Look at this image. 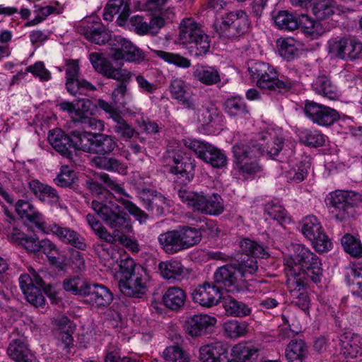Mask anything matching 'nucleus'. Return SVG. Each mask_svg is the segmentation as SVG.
Instances as JSON below:
<instances>
[{
    "label": "nucleus",
    "instance_id": "1",
    "mask_svg": "<svg viewBox=\"0 0 362 362\" xmlns=\"http://www.w3.org/2000/svg\"><path fill=\"white\" fill-rule=\"evenodd\" d=\"M284 141L280 132L269 129L247 142L236 143L232 147L234 164L243 175H254L262 170L258 159L264 153L274 158L282 150Z\"/></svg>",
    "mask_w": 362,
    "mask_h": 362
},
{
    "label": "nucleus",
    "instance_id": "2",
    "mask_svg": "<svg viewBox=\"0 0 362 362\" xmlns=\"http://www.w3.org/2000/svg\"><path fill=\"white\" fill-rule=\"evenodd\" d=\"M294 257L284 259L287 283L294 288L298 284L307 285L309 280L318 283L322 276V262L319 257L308 247L297 244L294 246Z\"/></svg>",
    "mask_w": 362,
    "mask_h": 362
},
{
    "label": "nucleus",
    "instance_id": "3",
    "mask_svg": "<svg viewBox=\"0 0 362 362\" xmlns=\"http://www.w3.org/2000/svg\"><path fill=\"white\" fill-rule=\"evenodd\" d=\"M110 193L92 182V210L98 218L119 234L132 231V220L122 207L108 199Z\"/></svg>",
    "mask_w": 362,
    "mask_h": 362
},
{
    "label": "nucleus",
    "instance_id": "4",
    "mask_svg": "<svg viewBox=\"0 0 362 362\" xmlns=\"http://www.w3.org/2000/svg\"><path fill=\"white\" fill-rule=\"evenodd\" d=\"M257 269V261L252 258L236 259L235 263L218 267L214 274V282L221 291H238L244 282L243 279L247 274H254Z\"/></svg>",
    "mask_w": 362,
    "mask_h": 362
},
{
    "label": "nucleus",
    "instance_id": "5",
    "mask_svg": "<svg viewBox=\"0 0 362 362\" xmlns=\"http://www.w3.org/2000/svg\"><path fill=\"white\" fill-rule=\"evenodd\" d=\"M122 277L118 282L120 291L127 296L141 298L147 291L149 276L146 270L132 258L120 262Z\"/></svg>",
    "mask_w": 362,
    "mask_h": 362
},
{
    "label": "nucleus",
    "instance_id": "6",
    "mask_svg": "<svg viewBox=\"0 0 362 362\" xmlns=\"http://www.w3.org/2000/svg\"><path fill=\"white\" fill-rule=\"evenodd\" d=\"M248 71L253 79H256L257 86L275 93L287 92L296 85V81L285 76H277L274 68L262 62H251L248 65Z\"/></svg>",
    "mask_w": 362,
    "mask_h": 362
},
{
    "label": "nucleus",
    "instance_id": "7",
    "mask_svg": "<svg viewBox=\"0 0 362 362\" xmlns=\"http://www.w3.org/2000/svg\"><path fill=\"white\" fill-rule=\"evenodd\" d=\"M116 146L117 143L111 136L92 132V153L102 155L92 158V163L98 168L125 174L127 167L124 164L115 158L105 156L111 153Z\"/></svg>",
    "mask_w": 362,
    "mask_h": 362
},
{
    "label": "nucleus",
    "instance_id": "8",
    "mask_svg": "<svg viewBox=\"0 0 362 362\" xmlns=\"http://www.w3.org/2000/svg\"><path fill=\"white\" fill-rule=\"evenodd\" d=\"M178 197L193 211L202 214L218 216L224 211L223 200L217 193L207 195L203 192H195L181 188L178 190Z\"/></svg>",
    "mask_w": 362,
    "mask_h": 362
},
{
    "label": "nucleus",
    "instance_id": "9",
    "mask_svg": "<svg viewBox=\"0 0 362 362\" xmlns=\"http://www.w3.org/2000/svg\"><path fill=\"white\" fill-rule=\"evenodd\" d=\"M163 167L170 173L182 179V184H187L194 176V160L183 157L180 150H168L162 157Z\"/></svg>",
    "mask_w": 362,
    "mask_h": 362
},
{
    "label": "nucleus",
    "instance_id": "10",
    "mask_svg": "<svg viewBox=\"0 0 362 362\" xmlns=\"http://www.w3.org/2000/svg\"><path fill=\"white\" fill-rule=\"evenodd\" d=\"M329 213L339 221H345L355 215V203L350 192L337 190L325 198Z\"/></svg>",
    "mask_w": 362,
    "mask_h": 362
},
{
    "label": "nucleus",
    "instance_id": "11",
    "mask_svg": "<svg viewBox=\"0 0 362 362\" xmlns=\"http://www.w3.org/2000/svg\"><path fill=\"white\" fill-rule=\"evenodd\" d=\"M30 274H23L19 277V285L26 300L36 308H43L45 305V297L40 290L44 282L40 274L33 268L29 269Z\"/></svg>",
    "mask_w": 362,
    "mask_h": 362
},
{
    "label": "nucleus",
    "instance_id": "12",
    "mask_svg": "<svg viewBox=\"0 0 362 362\" xmlns=\"http://www.w3.org/2000/svg\"><path fill=\"white\" fill-rule=\"evenodd\" d=\"M185 145L213 168H223L227 165L228 158L225 152L209 143L192 140L186 141Z\"/></svg>",
    "mask_w": 362,
    "mask_h": 362
},
{
    "label": "nucleus",
    "instance_id": "13",
    "mask_svg": "<svg viewBox=\"0 0 362 362\" xmlns=\"http://www.w3.org/2000/svg\"><path fill=\"white\" fill-rule=\"evenodd\" d=\"M301 230L303 235L312 242L317 252H324L331 247L332 243L315 216H307L303 219Z\"/></svg>",
    "mask_w": 362,
    "mask_h": 362
},
{
    "label": "nucleus",
    "instance_id": "14",
    "mask_svg": "<svg viewBox=\"0 0 362 362\" xmlns=\"http://www.w3.org/2000/svg\"><path fill=\"white\" fill-rule=\"evenodd\" d=\"M250 29L248 16L243 10L227 13L220 25L221 35L227 37H237L247 33Z\"/></svg>",
    "mask_w": 362,
    "mask_h": 362
},
{
    "label": "nucleus",
    "instance_id": "15",
    "mask_svg": "<svg viewBox=\"0 0 362 362\" xmlns=\"http://www.w3.org/2000/svg\"><path fill=\"white\" fill-rule=\"evenodd\" d=\"M304 112L313 123L320 126H331L340 118L336 110L310 100L305 103Z\"/></svg>",
    "mask_w": 362,
    "mask_h": 362
},
{
    "label": "nucleus",
    "instance_id": "16",
    "mask_svg": "<svg viewBox=\"0 0 362 362\" xmlns=\"http://www.w3.org/2000/svg\"><path fill=\"white\" fill-rule=\"evenodd\" d=\"M66 87L73 95H88L90 91V83L86 80H78L79 64L77 59H66Z\"/></svg>",
    "mask_w": 362,
    "mask_h": 362
},
{
    "label": "nucleus",
    "instance_id": "17",
    "mask_svg": "<svg viewBox=\"0 0 362 362\" xmlns=\"http://www.w3.org/2000/svg\"><path fill=\"white\" fill-rule=\"evenodd\" d=\"M112 47V58L116 61L125 60L129 62H141L145 59L144 52L131 41L117 36Z\"/></svg>",
    "mask_w": 362,
    "mask_h": 362
},
{
    "label": "nucleus",
    "instance_id": "18",
    "mask_svg": "<svg viewBox=\"0 0 362 362\" xmlns=\"http://www.w3.org/2000/svg\"><path fill=\"white\" fill-rule=\"evenodd\" d=\"M329 52L342 59H356L362 52V43L351 38H340L329 41Z\"/></svg>",
    "mask_w": 362,
    "mask_h": 362
},
{
    "label": "nucleus",
    "instance_id": "19",
    "mask_svg": "<svg viewBox=\"0 0 362 362\" xmlns=\"http://www.w3.org/2000/svg\"><path fill=\"white\" fill-rule=\"evenodd\" d=\"M61 110L68 112L74 122L83 124L84 129L90 127V101L88 99L80 98L76 104L64 101L59 104Z\"/></svg>",
    "mask_w": 362,
    "mask_h": 362
},
{
    "label": "nucleus",
    "instance_id": "20",
    "mask_svg": "<svg viewBox=\"0 0 362 362\" xmlns=\"http://www.w3.org/2000/svg\"><path fill=\"white\" fill-rule=\"evenodd\" d=\"M217 322L215 317L199 314L188 317L184 323V329L189 336L195 338L205 335Z\"/></svg>",
    "mask_w": 362,
    "mask_h": 362
},
{
    "label": "nucleus",
    "instance_id": "21",
    "mask_svg": "<svg viewBox=\"0 0 362 362\" xmlns=\"http://www.w3.org/2000/svg\"><path fill=\"white\" fill-rule=\"evenodd\" d=\"M222 296V292L213 282H204L196 287L192 293L194 303L206 308L217 305Z\"/></svg>",
    "mask_w": 362,
    "mask_h": 362
},
{
    "label": "nucleus",
    "instance_id": "22",
    "mask_svg": "<svg viewBox=\"0 0 362 362\" xmlns=\"http://www.w3.org/2000/svg\"><path fill=\"white\" fill-rule=\"evenodd\" d=\"M55 235L62 243L71 245L79 250H84L86 243L84 238L77 232L68 227L61 226L55 223H52L49 234Z\"/></svg>",
    "mask_w": 362,
    "mask_h": 362
},
{
    "label": "nucleus",
    "instance_id": "23",
    "mask_svg": "<svg viewBox=\"0 0 362 362\" xmlns=\"http://www.w3.org/2000/svg\"><path fill=\"white\" fill-rule=\"evenodd\" d=\"M28 187L35 196L42 202L55 204L59 201V196L57 190L52 187L40 182L38 180L30 181Z\"/></svg>",
    "mask_w": 362,
    "mask_h": 362
},
{
    "label": "nucleus",
    "instance_id": "24",
    "mask_svg": "<svg viewBox=\"0 0 362 362\" xmlns=\"http://www.w3.org/2000/svg\"><path fill=\"white\" fill-rule=\"evenodd\" d=\"M48 141L53 148L62 156L71 159V152L69 151L71 139L69 136L64 134L61 129L57 128L50 131L48 135Z\"/></svg>",
    "mask_w": 362,
    "mask_h": 362
},
{
    "label": "nucleus",
    "instance_id": "25",
    "mask_svg": "<svg viewBox=\"0 0 362 362\" xmlns=\"http://www.w3.org/2000/svg\"><path fill=\"white\" fill-rule=\"evenodd\" d=\"M312 88L317 94L331 100H337L339 96L337 86L325 74L316 77L312 83Z\"/></svg>",
    "mask_w": 362,
    "mask_h": 362
},
{
    "label": "nucleus",
    "instance_id": "26",
    "mask_svg": "<svg viewBox=\"0 0 362 362\" xmlns=\"http://www.w3.org/2000/svg\"><path fill=\"white\" fill-rule=\"evenodd\" d=\"M347 8L343 6L337 5L331 0H320L313 6V13L319 21L329 18L334 14H340L346 12Z\"/></svg>",
    "mask_w": 362,
    "mask_h": 362
},
{
    "label": "nucleus",
    "instance_id": "27",
    "mask_svg": "<svg viewBox=\"0 0 362 362\" xmlns=\"http://www.w3.org/2000/svg\"><path fill=\"white\" fill-rule=\"evenodd\" d=\"M341 349L346 357L356 358L362 355V337L358 334L346 332L341 335Z\"/></svg>",
    "mask_w": 362,
    "mask_h": 362
},
{
    "label": "nucleus",
    "instance_id": "28",
    "mask_svg": "<svg viewBox=\"0 0 362 362\" xmlns=\"http://www.w3.org/2000/svg\"><path fill=\"white\" fill-rule=\"evenodd\" d=\"M120 12L117 21L119 25L124 23L130 14L128 0H110L103 11V17L106 21H111L115 14Z\"/></svg>",
    "mask_w": 362,
    "mask_h": 362
},
{
    "label": "nucleus",
    "instance_id": "29",
    "mask_svg": "<svg viewBox=\"0 0 362 362\" xmlns=\"http://www.w3.org/2000/svg\"><path fill=\"white\" fill-rule=\"evenodd\" d=\"M186 298L183 289L178 286H171L163 293L162 303L168 309L178 312L184 307Z\"/></svg>",
    "mask_w": 362,
    "mask_h": 362
},
{
    "label": "nucleus",
    "instance_id": "30",
    "mask_svg": "<svg viewBox=\"0 0 362 362\" xmlns=\"http://www.w3.org/2000/svg\"><path fill=\"white\" fill-rule=\"evenodd\" d=\"M170 91L172 97L185 108L194 110L196 103L192 97L187 95V86L185 82L180 78H174L170 85Z\"/></svg>",
    "mask_w": 362,
    "mask_h": 362
},
{
    "label": "nucleus",
    "instance_id": "31",
    "mask_svg": "<svg viewBox=\"0 0 362 362\" xmlns=\"http://www.w3.org/2000/svg\"><path fill=\"white\" fill-rule=\"evenodd\" d=\"M179 30V41L183 45H187L204 32L199 24L192 18H184L180 23Z\"/></svg>",
    "mask_w": 362,
    "mask_h": 362
},
{
    "label": "nucleus",
    "instance_id": "32",
    "mask_svg": "<svg viewBox=\"0 0 362 362\" xmlns=\"http://www.w3.org/2000/svg\"><path fill=\"white\" fill-rule=\"evenodd\" d=\"M158 239L161 248L168 255L183 250L177 228L160 234Z\"/></svg>",
    "mask_w": 362,
    "mask_h": 362
},
{
    "label": "nucleus",
    "instance_id": "33",
    "mask_svg": "<svg viewBox=\"0 0 362 362\" xmlns=\"http://www.w3.org/2000/svg\"><path fill=\"white\" fill-rule=\"evenodd\" d=\"M28 250L33 252L42 251L49 262L54 264L57 262L58 249L54 243L47 238L39 241L35 238L27 243Z\"/></svg>",
    "mask_w": 362,
    "mask_h": 362
},
{
    "label": "nucleus",
    "instance_id": "34",
    "mask_svg": "<svg viewBox=\"0 0 362 362\" xmlns=\"http://www.w3.org/2000/svg\"><path fill=\"white\" fill-rule=\"evenodd\" d=\"M10 337L7 353L11 358L18 362L30 351L27 347L26 338L23 334L16 332H13Z\"/></svg>",
    "mask_w": 362,
    "mask_h": 362
},
{
    "label": "nucleus",
    "instance_id": "35",
    "mask_svg": "<svg viewBox=\"0 0 362 362\" xmlns=\"http://www.w3.org/2000/svg\"><path fill=\"white\" fill-rule=\"evenodd\" d=\"M232 356L233 362H255L259 349L251 343H239L233 346Z\"/></svg>",
    "mask_w": 362,
    "mask_h": 362
},
{
    "label": "nucleus",
    "instance_id": "36",
    "mask_svg": "<svg viewBox=\"0 0 362 362\" xmlns=\"http://www.w3.org/2000/svg\"><path fill=\"white\" fill-rule=\"evenodd\" d=\"M308 354V346L300 339H292L286 349V357L288 362H305Z\"/></svg>",
    "mask_w": 362,
    "mask_h": 362
},
{
    "label": "nucleus",
    "instance_id": "37",
    "mask_svg": "<svg viewBox=\"0 0 362 362\" xmlns=\"http://www.w3.org/2000/svg\"><path fill=\"white\" fill-rule=\"evenodd\" d=\"M193 76L206 86L216 85L221 81L220 73L214 66L197 65Z\"/></svg>",
    "mask_w": 362,
    "mask_h": 362
},
{
    "label": "nucleus",
    "instance_id": "38",
    "mask_svg": "<svg viewBox=\"0 0 362 362\" xmlns=\"http://www.w3.org/2000/svg\"><path fill=\"white\" fill-rule=\"evenodd\" d=\"M161 276L168 280L180 281L185 275V269L182 264L175 260L161 262L158 264Z\"/></svg>",
    "mask_w": 362,
    "mask_h": 362
},
{
    "label": "nucleus",
    "instance_id": "39",
    "mask_svg": "<svg viewBox=\"0 0 362 362\" xmlns=\"http://www.w3.org/2000/svg\"><path fill=\"white\" fill-rule=\"evenodd\" d=\"M239 245L242 252L245 255V257H241L240 259H247L249 257L256 260V257L264 259L267 258L269 255L263 245L249 238L241 240Z\"/></svg>",
    "mask_w": 362,
    "mask_h": 362
},
{
    "label": "nucleus",
    "instance_id": "40",
    "mask_svg": "<svg viewBox=\"0 0 362 362\" xmlns=\"http://www.w3.org/2000/svg\"><path fill=\"white\" fill-rule=\"evenodd\" d=\"M183 250L198 245L202 240V234L199 229L188 226L177 227Z\"/></svg>",
    "mask_w": 362,
    "mask_h": 362
},
{
    "label": "nucleus",
    "instance_id": "41",
    "mask_svg": "<svg viewBox=\"0 0 362 362\" xmlns=\"http://www.w3.org/2000/svg\"><path fill=\"white\" fill-rule=\"evenodd\" d=\"M35 10L34 13L35 17L27 21L25 27H32L38 25L44 21L49 16L52 14H59L63 11V7L57 2H54V5H49L46 6H35Z\"/></svg>",
    "mask_w": 362,
    "mask_h": 362
},
{
    "label": "nucleus",
    "instance_id": "42",
    "mask_svg": "<svg viewBox=\"0 0 362 362\" xmlns=\"http://www.w3.org/2000/svg\"><path fill=\"white\" fill-rule=\"evenodd\" d=\"M223 306L226 314L233 317H244L252 313L249 305L230 297L224 299Z\"/></svg>",
    "mask_w": 362,
    "mask_h": 362
},
{
    "label": "nucleus",
    "instance_id": "43",
    "mask_svg": "<svg viewBox=\"0 0 362 362\" xmlns=\"http://www.w3.org/2000/svg\"><path fill=\"white\" fill-rule=\"evenodd\" d=\"M113 300V295L110 289L103 284H92V302L99 308L110 305Z\"/></svg>",
    "mask_w": 362,
    "mask_h": 362
},
{
    "label": "nucleus",
    "instance_id": "44",
    "mask_svg": "<svg viewBox=\"0 0 362 362\" xmlns=\"http://www.w3.org/2000/svg\"><path fill=\"white\" fill-rule=\"evenodd\" d=\"M298 136L300 142L310 147H320L324 146L325 143V135L316 129H301Z\"/></svg>",
    "mask_w": 362,
    "mask_h": 362
},
{
    "label": "nucleus",
    "instance_id": "45",
    "mask_svg": "<svg viewBox=\"0 0 362 362\" xmlns=\"http://www.w3.org/2000/svg\"><path fill=\"white\" fill-rule=\"evenodd\" d=\"M286 286L293 298L292 303L304 312L308 313L310 306V298L305 291L306 285H301L298 283L296 286L291 288L286 282Z\"/></svg>",
    "mask_w": 362,
    "mask_h": 362
},
{
    "label": "nucleus",
    "instance_id": "46",
    "mask_svg": "<svg viewBox=\"0 0 362 362\" xmlns=\"http://www.w3.org/2000/svg\"><path fill=\"white\" fill-rule=\"evenodd\" d=\"M186 45L191 55L202 57L209 51L211 41L209 35L204 32Z\"/></svg>",
    "mask_w": 362,
    "mask_h": 362
},
{
    "label": "nucleus",
    "instance_id": "47",
    "mask_svg": "<svg viewBox=\"0 0 362 362\" xmlns=\"http://www.w3.org/2000/svg\"><path fill=\"white\" fill-rule=\"evenodd\" d=\"M225 111L230 116H245L249 115L248 107L243 98L238 96L228 98L224 103Z\"/></svg>",
    "mask_w": 362,
    "mask_h": 362
},
{
    "label": "nucleus",
    "instance_id": "48",
    "mask_svg": "<svg viewBox=\"0 0 362 362\" xmlns=\"http://www.w3.org/2000/svg\"><path fill=\"white\" fill-rule=\"evenodd\" d=\"M274 23L281 30L292 31L299 26L297 18L287 11H281L274 16Z\"/></svg>",
    "mask_w": 362,
    "mask_h": 362
},
{
    "label": "nucleus",
    "instance_id": "49",
    "mask_svg": "<svg viewBox=\"0 0 362 362\" xmlns=\"http://www.w3.org/2000/svg\"><path fill=\"white\" fill-rule=\"evenodd\" d=\"M226 334L233 339L244 336L248 332V324L246 322L228 320L223 325Z\"/></svg>",
    "mask_w": 362,
    "mask_h": 362
},
{
    "label": "nucleus",
    "instance_id": "50",
    "mask_svg": "<svg viewBox=\"0 0 362 362\" xmlns=\"http://www.w3.org/2000/svg\"><path fill=\"white\" fill-rule=\"evenodd\" d=\"M71 145L76 149L90 152V134L88 131L81 132L78 129L71 132Z\"/></svg>",
    "mask_w": 362,
    "mask_h": 362
},
{
    "label": "nucleus",
    "instance_id": "51",
    "mask_svg": "<svg viewBox=\"0 0 362 362\" xmlns=\"http://www.w3.org/2000/svg\"><path fill=\"white\" fill-rule=\"evenodd\" d=\"M300 29L302 33L310 40L318 38L325 31L320 22L313 21L308 16H305V19L303 22Z\"/></svg>",
    "mask_w": 362,
    "mask_h": 362
},
{
    "label": "nucleus",
    "instance_id": "52",
    "mask_svg": "<svg viewBox=\"0 0 362 362\" xmlns=\"http://www.w3.org/2000/svg\"><path fill=\"white\" fill-rule=\"evenodd\" d=\"M63 287L66 291L75 294L86 295L89 293V286L79 277L66 278L63 281Z\"/></svg>",
    "mask_w": 362,
    "mask_h": 362
},
{
    "label": "nucleus",
    "instance_id": "53",
    "mask_svg": "<svg viewBox=\"0 0 362 362\" xmlns=\"http://www.w3.org/2000/svg\"><path fill=\"white\" fill-rule=\"evenodd\" d=\"M341 241L344 250L350 255L354 257H362V245L354 235L349 233L345 234Z\"/></svg>",
    "mask_w": 362,
    "mask_h": 362
},
{
    "label": "nucleus",
    "instance_id": "54",
    "mask_svg": "<svg viewBox=\"0 0 362 362\" xmlns=\"http://www.w3.org/2000/svg\"><path fill=\"white\" fill-rule=\"evenodd\" d=\"M148 209L156 211L157 214H163L165 208L168 206L166 198L156 191L148 190Z\"/></svg>",
    "mask_w": 362,
    "mask_h": 362
},
{
    "label": "nucleus",
    "instance_id": "55",
    "mask_svg": "<svg viewBox=\"0 0 362 362\" xmlns=\"http://www.w3.org/2000/svg\"><path fill=\"white\" fill-rule=\"evenodd\" d=\"M73 332L71 322L67 319H64L56 331V336L62 342L64 349H68L73 345Z\"/></svg>",
    "mask_w": 362,
    "mask_h": 362
},
{
    "label": "nucleus",
    "instance_id": "56",
    "mask_svg": "<svg viewBox=\"0 0 362 362\" xmlns=\"http://www.w3.org/2000/svg\"><path fill=\"white\" fill-rule=\"evenodd\" d=\"M92 66L97 72L106 77H108L113 68L112 64L103 54L95 52H92Z\"/></svg>",
    "mask_w": 362,
    "mask_h": 362
},
{
    "label": "nucleus",
    "instance_id": "57",
    "mask_svg": "<svg viewBox=\"0 0 362 362\" xmlns=\"http://www.w3.org/2000/svg\"><path fill=\"white\" fill-rule=\"evenodd\" d=\"M155 53L157 57L178 67L187 69L191 66V61L179 54L168 52L163 50H156Z\"/></svg>",
    "mask_w": 362,
    "mask_h": 362
},
{
    "label": "nucleus",
    "instance_id": "58",
    "mask_svg": "<svg viewBox=\"0 0 362 362\" xmlns=\"http://www.w3.org/2000/svg\"><path fill=\"white\" fill-rule=\"evenodd\" d=\"M165 360L170 362H189V356L179 346H168L163 351Z\"/></svg>",
    "mask_w": 362,
    "mask_h": 362
},
{
    "label": "nucleus",
    "instance_id": "59",
    "mask_svg": "<svg viewBox=\"0 0 362 362\" xmlns=\"http://www.w3.org/2000/svg\"><path fill=\"white\" fill-rule=\"evenodd\" d=\"M264 211L271 219L277 221L281 224L290 219L285 209L278 204L268 203Z\"/></svg>",
    "mask_w": 362,
    "mask_h": 362
},
{
    "label": "nucleus",
    "instance_id": "60",
    "mask_svg": "<svg viewBox=\"0 0 362 362\" xmlns=\"http://www.w3.org/2000/svg\"><path fill=\"white\" fill-rule=\"evenodd\" d=\"M284 324L279 327V338L280 340L293 337L299 330H296L294 319L286 314L281 315Z\"/></svg>",
    "mask_w": 362,
    "mask_h": 362
},
{
    "label": "nucleus",
    "instance_id": "61",
    "mask_svg": "<svg viewBox=\"0 0 362 362\" xmlns=\"http://www.w3.org/2000/svg\"><path fill=\"white\" fill-rule=\"evenodd\" d=\"M129 25L134 31L140 35L150 33L151 23L148 18H145L141 16H134L129 21Z\"/></svg>",
    "mask_w": 362,
    "mask_h": 362
},
{
    "label": "nucleus",
    "instance_id": "62",
    "mask_svg": "<svg viewBox=\"0 0 362 362\" xmlns=\"http://www.w3.org/2000/svg\"><path fill=\"white\" fill-rule=\"evenodd\" d=\"M309 168L310 164L308 162L301 161L296 165V168H293L287 172V178L299 183L307 177Z\"/></svg>",
    "mask_w": 362,
    "mask_h": 362
},
{
    "label": "nucleus",
    "instance_id": "63",
    "mask_svg": "<svg viewBox=\"0 0 362 362\" xmlns=\"http://www.w3.org/2000/svg\"><path fill=\"white\" fill-rule=\"evenodd\" d=\"M110 34L105 28L99 23L93 22L92 24V43L105 45L110 40Z\"/></svg>",
    "mask_w": 362,
    "mask_h": 362
},
{
    "label": "nucleus",
    "instance_id": "64",
    "mask_svg": "<svg viewBox=\"0 0 362 362\" xmlns=\"http://www.w3.org/2000/svg\"><path fill=\"white\" fill-rule=\"evenodd\" d=\"M295 42L293 38L289 37L282 40L279 44V52L288 61L293 59L297 52Z\"/></svg>",
    "mask_w": 362,
    "mask_h": 362
}]
</instances>
